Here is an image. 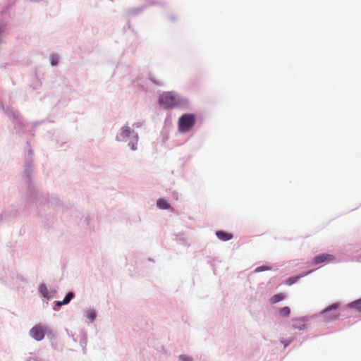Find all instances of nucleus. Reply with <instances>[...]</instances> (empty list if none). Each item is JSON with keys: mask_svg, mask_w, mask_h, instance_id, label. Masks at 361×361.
Segmentation results:
<instances>
[{"mask_svg": "<svg viewBox=\"0 0 361 361\" xmlns=\"http://www.w3.org/2000/svg\"><path fill=\"white\" fill-rule=\"evenodd\" d=\"M196 123V117L192 114H185L178 119V130L182 133L189 132Z\"/></svg>", "mask_w": 361, "mask_h": 361, "instance_id": "1", "label": "nucleus"}, {"mask_svg": "<svg viewBox=\"0 0 361 361\" xmlns=\"http://www.w3.org/2000/svg\"><path fill=\"white\" fill-rule=\"evenodd\" d=\"M45 328L42 326L37 325L32 327L30 330V335L37 341H41L44 337Z\"/></svg>", "mask_w": 361, "mask_h": 361, "instance_id": "3", "label": "nucleus"}, {"mask_svg": "<svg viewBox=\"0 0 361 361\" xmlns=\"http://www.w3.org/2000/svg\"><path fill=\"white\" fill-rule=\"evenodd\" d=\"M285 298V295L283 293H279L274 295L273 297L271 298L270 302L272 304L277 303L281 300H283Z\"/></svg>", "mask_w": 361, "mask_h": 361, "instance_id": "8", "label": "nucleus"}, {"mask_svg": "<svg viewBox=\"0 0 361 361\" xmlns=\"http://www.w3.org/2000/svg\"><path fill=\"white\" fill-rule=\"evenodd\" d=\"M335 259V257L333 255L322 253L317 255L314 259L313 262L314 264H319L323 262H331Z\"/></svg>", "mask_w": 361, "mask_h": 361, "instance_id": "4", "label": "nucleus"}, {"mask_svg": "<svg viewBox=\"0 0 361 361\" xmlns=\"http://www.w3.org/2000/svg\"><path fill=\"white\" fill-rule=\"evenodd\" d=\"M350 307H355L356 308L359 312H361V299L355 300L354 302H352L349 305Z\"/></svg>", "mask_w": 361, "mask_h": 361, "instance_id": "11", "label": "nucleus"}, {"mask_svg": "<svg viewBox=\"0 0 361 361\" xmlns=\"http://www.w3.org/2000/svg\"><path fill=\"white\" fill-rule=\"evenodd\" d=\"M159 102L164 108H173L180 104L178 95L173 92H164L160 97Z\"/></svg>", "mask_w": 361, "mask_h": 361, "instance_id": "2", "label": "nucleus"}, {"mask_svg": "<svg viewBox=\"0 0 361 361\" xmlns=\"http://www.w3.org/2000/svg\"><path fill=\"white\" fill-rule=\"evenodd\" d=\"M268 270H271V267H267V266H261V267H257L255 269V271L259 272V271H268Z\"/></svg>", "mask_w": 361, "mask_h": 361, "instance_id": "16", "label": "nucleus"}, {"mask_svg": "<svg viewBox=\"0 0 361 361\" xmlns=\"http://www.w3.org/2000/svg\"><path fill=\"white\" fill-rule=\"evenodd\" d=\"M130 134H131L130 129L128 126H125L120 134V137L122 140H125L127 137H128L130 135Z\"/></svg>", "mask_w": 361, "mask_h": 361, "instance_id": "9", "label": "nucleus"}, {"mask_svg": "<svg viewBox=\"0 0 361 361\" xmlns=\"http://www.w3.org/2000/svg\"><path fill=\"white\" fill-rule=\"evenodd\" d=\"M95 317V313L94 312H90V318L93 320Z\"/></svg>", "mask_w": 361, "mask_h": 361, "instance_id": "21", "label": "nucleus"}, {"mask_svg": "<svg viewBox=\"0 0 361 361\" xmlns=\"http://www.w3.org/2000/svg\"><path fill=\"white\" fill-rule=\"evenodd\" d=\"M290 313V310L288 307H284L283 308H281L279 310V314L281 317H288Z\"/></svg>", "mask_w": 361, "mask_h": 361, "instance_id": "10", "label": "nucleus"}, {"mask_svg": "<svg viewBox=\"0 0 361 361\" xmlns=\"http://www.w3.org/2000/svg\"><path fill=\"white\" fill-rule=\"evenodd\" d=\"M73 296H74V294L72 292H70L66 295V297L63 301H57L56 302V305L57 306H61L63 305H66L71 301V300L73 298Z\"/></svg>", "mask_w": 361, "mask_h": 361, "instance_id": "7", "label": "nucleus"}, {"mask_svg": "<svg viewBox=\"0 0 361 361\" xmlns=\"http://www.w3.org/2000/svg\"><path fill=\"white\" fill-rule=\"evenodd\" d=\"M216 235L219 240L223 241L229 240L233 238L232 234L221 231H217Z\"/></svg>", "mask_w": 361, "mask_h": 361, "instance_id": "5", "label": "nucleus"}, {"mask_svg": "<svg viewBox=\"0 0 361 361\" xmlns=\"http://www.w3.org/2000/svg\"><path fill=\"white\" fill-rule=\"evenodd\" d=\"M51 63L52 66H56L58 64L59 62V57L57 55L53 54L51 56L50 58Z\"/></svg>", "mask_w": 361, "mask_h": 361, "instance_id": "15", "label": "nucleus"}, {"mask_svg": "<svg viewBox=\"0 0 361 361\" xmlns=\"http://www.w3.org/2000/svg\"><path fill=\"white\" fill-rule=\"evenodd\" d=\"M150 80L157 85H161L162 84L160 81H157L154 80L152 78H150Z\"/></svg>", "mask_w": 361, "mask_h": 361, "instance_id": "20", "label": "nucleus"}, {"mask_svg": "<svg viewBox=\"0 0 361 361\" xmlns=\"http://www.w3.org/2000/svg\"><path fill=\"white\" fill-rule=\"evenodd\" d=\"M157 207L161 209H170V204L164 199H159L157 202Z\"/></svg>", "mask_w": 361, "mask_h": 361, "instance_id": "6", "label": "nucleus"}, {"mask_svg": "<svg viewBox=\"0 0 361 361\" xmlns=\"http://www.w3.org/2000/svg\"><path fill=\"white\" fill-rule=\"evenodd\" d=\"M338 315H339L338 314H334L333 316L328 317L327 319H336L338 318Z\"/></svg>", "mask_w": 361, "mask_h": 361, "instance_id": "19", "label": "nucleus"}, {"mask_svg": "<svg viewBox=\"0 0 361 361\" xmlns=\"http://www.w3.org/2000/svg\"><path fill=\"white\" fill-rule=\"evenodd\" d=\"M131 149H132L133 150H135V149H136V147H135V145H134V144H133V145H131Z\"/></svg>", "mask_w": 361, "mask_h": 361, "instance_id": "22", "label": "nucleus"}, {"mask_svg": "<svg viewBox=\"0 0 361 361\" xmlns=\"http://www.w3.org/2000/svg\"><path fill=\"white\" fill-rule=\"evenodd\" d=\"M338 308V304H336V303L332 304L331 305H330L329 307H328L325 310H324L322 312V314H326L329 312H330V311H331L333 310H336Z\"/></svg>", "mask_w": 361, "mask_h": 361, "instance_id": "13", "label": "nucleus"}, {"mask_svg": "<svg viewBox=\"0 0 361 361\" xmlns=\"http://www.w3.org/2000/svg\"><path fill=\"white\" fill-rule=\"evenodd\" d=\"M293 329H298L300 330H302V329L306 328V325L305 324H302V325L299 326V325H296V324H293Z\"/></svg>", "mask_w": 361, "mask_h": 361, "instance_id": "17", "label": "nucleus"}, {"mask_svg": "<svg viewBox=\"0 0 361 361\" xmlns=\"http://www.w3.org/2000/svg\"><path fill=\"white\" fill-rule=\"evenodd\" d=\"M180 360L183 361H192L191 358L185 355L180 356Z\"/></svg>", "mask_w": 361, "mask_h": 361, "instance_id": "18", "label": "nucleus"}, {"mask_svg": "<svg viewBox=\"0 0 361 361\" xmlns=\"http://www.w3.org/2000/svg\"><path fill=\"white\" fill-rule=\"evenodd\" d=\"M299 278H300L299 276L290 277L287 279L286 284L288 285V286H291L293 283H295Z\"/></svg>", "mask_w": 361, "mask_h": 361, "instance_id": "14", "label": "nucleus"}, {"mask_svg": "<svg viewBox=\"0 0 361 361\" xmlns=\"http://www.w3.org/2000/svg\"><path fill=\"white\" fill-rule=\"evenodd\" d=\"M39 291L44 298L48 296V290L47 286L44 284L39 285Z\"/></svg>", "mask_w": 361, "mask_h": 361, "instance_id": "12", "label": "nucleus"}]
</instances>
